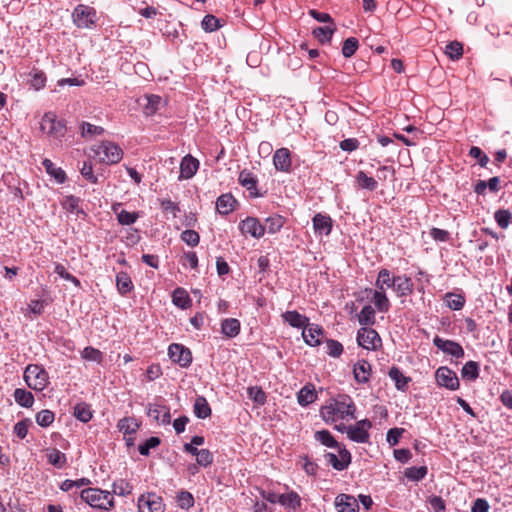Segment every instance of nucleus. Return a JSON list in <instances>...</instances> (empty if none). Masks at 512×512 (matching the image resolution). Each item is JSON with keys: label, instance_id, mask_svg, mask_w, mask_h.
Segmentation results:
<instances>
[{"label": "nucleus", "instance_id": "nucleus-15", "mask_svg": "<svg viewBox=\"0 0 512 512\" xmlns=\"http://www.w3.org/2000/svg\"><path fill=\"white\" fill-rule=\"evenodd\" d=\"M335 506L338 512H359L358 500L348 494H339L335 498Z\"/></svg>", "mask_w": 512, "mask_h": 512}, {"label": "nucleus", "instance_id": "nucleus-21", "mask_svg": "<svg viewBox=\"0 0 512 512\" xmlns=\"http://www.w3.org/2000/svg\"><path fill=\"white\" fill-rule=\"evenodd\" d=\"M313 228L315 233L327 236L332 230V219L327 215L318 213L313 217Z\"/></svg>", "mask_w": 512, "mask_h": 512}, {"label": "nucleus", "instance_id": "nucleus-16", "mask_svg": "<svg viewBox=\"0 0 512 512\" xmlns=\"http://www.w3.org/2000/svg\"><path fill=\"white\" fill-rule=\"evenodd\" d=\"M273 163L276 170L281 172H289L292 165L289 149L280 148L276 150L273 155Z\"/></svg>", "mask_w": 512, "mask_h": 512}, {"label": "nucleus", "instance_id": "nucleus-52", "mask_svg": "<svg viewBox=\"0 0 512 512\" xmlns=\"http://www.w3.org/2000/svg\"><path fill=\"white\" fill-rule=\"evenodd\" d=\"M30 86L34 88L36 91L42 89L46 83V76L43 71L33 70L30 73Z\"/></svg>", "mask_w": 512, "mask_h": 512}, {"label": "nucleus", "instance_id": "nucleus-28", "mask_svg": "<svg viewBox=\"0 0 512 512\" xmlns=\"http://www.w3.org/2000/svg\"><path fill=\"white\" fill-rule=\"evenodd\" d=\"M336 31L335 24H329L323 27H316L313 29V36L322 44L330 42L332 35Z\"/></svg>", "mask_w": 512, "mask_h": 512}, {"label": "nucleus", "instance_id": "nucleus-2", "mask_svg": "<svg viewBox=\"0 0 512 512\" xmlns=\"http://www.w3.org/2000/svg\"><path fill=\"white\" fill-rule=\"evenodd\" d=\"M81 499L93 508L108 510L113 506V497L110 492L99 488H86L81 491Z\"/></svg>", "mask_w": 512, "mask_h": 512}, {"label": "nucleus", "instance_id": "nucleus-42", "mask_svg": "<svg viewBox=\"0 0 512 512\" xmlns=\"http://www.w3.org/2000/svg\"><path fill=\"white\" fill-rule=\"evenodd\" d=\"M280 504L296 510L301 506V499L296 492L281 494Z\"/></svg>", "mask_w": 512, "mask_h": 512}, {"label": "nucleus", "instance_id": "nucleus-43", "mask_svg": "<svg viewBox=\"0 0 512 512\" xmlns=\"http://www.w3.org/2000/svg\"><path fill=\"white\" fill-rule=\"evenodd\" d=\"M74 416L83 423H87L92 418V411L86 403H78L74 407Z\"/></svg>", "mask_w": 512, "mask_h": 512}, {"label": "nucleus", "instance_id": "nucleus-33", "mask_svg": "<svg viewBox=\"0 0 512 512\" xmlns=\"http://www.w3.org/2000/svg\"><path fill=\"white\" fill-rule=\"evenodd\" d=\"M116 286L121 295L129 293L133 288L130 276L126 272H119L116 276Z\"/></svg>", "mask_w": 512, "mask_h": 512}, {"label": "nucleus", "instance_id": "nucleus-24", "mask_svg": "<svg viewBox=\"0 0 512 512\" xmlns=\"http://www.w3.org/2000/svg\"><path fill=\"white\" fill-rule=\"evenodd\" d=\"M236 200L231 194H223L217 198L216 209L222 215H227L234 210Z\"/></svg>", "mask_w": 512, "mask_h": 512}, {"label": "nucleus", "instance_id": "nucleus-9", "mask_svg": "<svg viewBox=\"0 0 512 512\" xmlns=\"http://www.w3.org/2000/svg\"><path fill=\"white\" fill-rule=\"evenodd\" d=\"M170 359L181 367H188L192 362L191 351L185 346L173 343L168 348Z\"/></svg>", "mask_w": 512, "mask_h": 512}, {"label": "nucleus", "instance_id": "nucleus-4", "mask_svg": "<svg viewBox=\"0 0 512 512\" xmlns=\"http://www.w3.org/2000/svg\"><path fill=\"white\" fill-rule=\"evenodd\" d=\"M100 161L106 164H116L123 157L122 149L114 142L104 141L94 149Z\"/></svg>", "mask_w": 512, "mask_h": 512}, {"label": "nucleus", "instance_id": "nucleus-22", "mask_svg": "<svg viewBox=\"0 0 512 512\" xmlns=\"http://www.w3.org/2000/svg\"><path fill=\"white\" fill-rule=\"evenodd\" d=\"M354 378L358 383H367L371 375V365L366 360H359L354 364Z\"/></svg>", "mask_w": 512, "mask_h": 512}, {"label": "nucleus", "instance_id": "nucleus-36", "mask_svg": "<svg viewBox=\"0 0 512 512\" xmlns=\"http://www.w3.org/2000/svg\"><path fill=\"white\" fill-rule=\"evenodd\" d=\"M46 172L55 178L58 183H64L66 180L65 172L54 165L50 159H44L42 162Z\"/></svg>", "mask_w": 512, "mask_h": 512}, {"label": "nucleus", "instance_id": "nucleus-12", "mask_svg": "<svg viewBox=\"0 0 512 512\" xmlns=\"http://www.w3.org/2000/svg\"><path fill=\"white\" fill-rule=\"evenodd\" d=\"M433 344L445 354L451 355L455 358H462L464 356V350L462 346L452 340H446L439 336L433 339Z\"/></svg>", "mask_w": 512, "mask_h": 512}, {"label": "nucleus", "instance_id": "nucleus-41", "mask_svg": "<svg viewBox=\"0 0 512 512\" xmlns=\"http://www.w3.org/2000/svg\"><path fill=\"white\" fill-rule=\"evenodd\" d=\"M172 301L176 306L182 309L187 308L191 303L188 293L183 288H177L174 290Z\"/></svg>", "mask_w": 512, "mask_h": 512}, {"label": "nucleus", "instance_id": "nucleus-7", "mask_svg": "<svg viewBox=\"0 0 512 512\" xmlns=\"http://www.w3.org/2000/svg\"><path fill=\"white\" fill-rule=\"evenodd\" d=\"M357 342L364 349L376 350L381 345V338L374 329L363 327L358 330Z\"/></svg>", "mask_w": 512, "mask_h": 512}, {"label": "nucleus", "instance_id": "nucleus-64", "mask_svg": "<svg viewBox=\"0 0 512 512\" xmlns=\"http://www.w3.org/2000/svg\"><path fill=\"white\" fill-rule=\"evenodd\" d=\"M327 353L332 357H339L343 352V346L336 340H327Z\"/></svg>", "mask_w": 512, "mask_h": 512}, {"label": "nucleus", "instance_id": "nucleus-47", "mask_svg": "<svg viewBox=\"0 0 512 512\" xmlns=\"http://www.w3.org/2000/svg\"><path fill=\"white\" fill-rule=\"evenodd\" d=\"M494 219L499 227L506 229L511 223L512 214L507 209H499L494 213Z\"/></svg>", "mask_w": 512, "mask_h": 512}, {"label": "nucleus", "instance_id": "nucleus-63", "mask_svg": "<svg viewBox=\"0 0 512 512\" xmlns=\"http://www.w3.org/2000/svg\"><path fill=\"white\" fill-rule=\"evenodd\" d=\"M469 155L473 158H476L481 167H485L489 162L488 156L483 153L479 147L472 146L470 148Z\"/></svg>", "mask_w": 512, "mask_h": 512}, {"label": "nucleus", "instance_id": "nucleus-55", "mask_svg": "<svg viewBox=\"0 0 512 512\" xmlns=\"http://www.w3.org/2000/svg\"><path fill=\"white\" fill-rule=\"evenodd\" d=\"M54 413L50 410H41L36 414V422L41 427H48L54 421Z\"/></svg>", "mask_w": 512, "mask_h": 512}, {"label": "nucleus", "instance_id": "nucleus-1", "mask_svg": "<svg viewBox=\"0 0 512 512\" xmlns=\"http://www.w3.org/2000/svg\"><path fill=\"white\" fill-rule=\"evenodd\" d=\"M355 410L353 400L347 395H342L323 406L320 413L324 421L329 423L338 420L355 419Z\"/></svg>", "mask_w": 512, "mask_h": 512}, {"label": "nucleus", "instance_id": "nucleus-26", "mask_svg": "<svg viewBox=\"0 0 512 512\" xmlns=\"http://www.w3.org/2000/svg\"><path fill=\"white\" fill-rule=\"evenodd\" d=\"M316 398L317 393L312 384H306L297 394V400L301 406H307L313 403Z\"/></svg>", "mask_w": 512, "mask_h": 512}, {"label": "nucleus", "instance_id": "nucleus-51", "mask_svg": "<svg viewBox=\"0 0 512 512\" xmlns=\"http://www.w3.org/2000/svg\"><path fill=\"white\" fill-rule=\"evenodd\" d=\"M359 42L355 37H349L343 42L342 54L345 58L352 57L357 51Z\"/></svg>", "mask_w": 512, "mask_h": 512}, {"label": "nucleus", "instance_id": "nucleus-48", "mask_svg": "<svg viewBox=\"0 0 512 512\" xmlns=\"http://www.w3.org/2000/svg\"><path fill=\"white\" fill-rule=\"evenodd\" d=\"M81 356L86 361H92L96 363H101L103 359V353L91 346L85 347L81 352Z\"/></svg>", "mask_w": 512, "mask_h": 512}, {"label": "nucleus", "instance_id": "nucleus-38", "mask_svg": "<svg viewBox=\"0 0 512 512\" xmlns=\"http://www.w3.org/2000/svg\"><path fill=\"white\" fill-rule=\"evenodd\" d=\"M461 376L465 380L473 381L479 376V364L475 361H468L461 369Z\"/></svg>", "mask_w": 512, "mask_h": 512}, {"label": "nucleus", "instance_id": "nucleus-17", "mask_svg": "<svg viewBox=\"0 0 512 512\" xmlns=\"http://www.w3.org/2000/svg\"><path fill=\"white\" fill-rule=\"evenodd\" d=\"M147 414L162 425H167L171 421L170 409L165 405L149 404Z\"/></svg>", "mask_w": 512, "mask_h": 512}, {"label": "nucleus", "instance_id": "nucleus-29", "mask_svg": "<svg viewBox=\"0 0 512 512\" xmlns=\"http://www.w3.org/2000/svg\"><path fill=\"white\" fill-rule=\"evenodd\" d=\"M282 317L285 322L296 328H302L308 323V318L297 311H287Z\"/></svg>", "mask_w": 512, "mask_h": 512}, {"label": "nucleus", "instance_id": "nucleus-18", "mask_svg": "<svg viewBox=\"0 0 512 512\" xmlns=\"http://www.w3.org/2000/svg\"><path fill=\"white\" fill-rule=\"evenodd\" d=\"M322 334H323L322 329L316 324L307 323L303 327L302 337H303L305 343L310 346L319 345L321 343Z\"/></svg>", "mask_w": 512, "mask_h": 512}, {"label": "nucleus", "instance_id": "nucleus-56", "mask_svg": "<svg viewBox=\"0 0 512 512\" xmlns=\"http://www.w3.org/2000/svg\"><path fill=\"white\" fill-rule=\"evenodd\" d=\"M132 489V485L124 479H119L113 483V492L120 496L130 494Z\"/></svg>", "mask_w": 512, "mask_h": 512}, {"label": "nucleus", "instance_id": "nucleus-13", "mask_svg": "<svg viewBox=\"0 0 512 512\" xmlns=\"http://www.w3.org/2000/svg\"><path fill=\"white\" fill-rule=\"evenodd\" d=\"M339 457L334 453H326L325 458L334 469L342 471L348 467L351 462V454L345 448H338Z\"/></svg>", "mask_w": 512, "mask_h": 512}, {"label": "nucleus", "instance_id": "nucleus-14", "mask_svg": "<svg viewBox=\"0 0 512 512\" xmlns=\"http://www.w3.org/2000/svg\"><path fill=\"white\" fill-rule=\"evenodd\" d=\"M239 228L243 234H249L255 238H260L265 233V227L254 217H247L245 220H242Z\"/></svg>", "mask_w": 512, "mask_h": 512}, {"label": "nucleus", "instance_id": "nucleus-37", "mask_svg": "<svg viewBox=\"0 0 512 512\" xmlns=\"http://www.w3.org/2000/svg\"><path fill=\"white\" fill-rule=\"evenodd\" d=\"M373 303L380 312H387L390 308V302L385 294V290H375L373 292Z\"/></svg>", "mask_w": 512, "mask_h": 512}, {"label": "nucleus", "instance_id": "nucleus-44", "mask_svg": "<svg viewBox=\"0 0 512 512\" xmlns=\"http://www.w3.org/2000/svg\"><path fill=\"white\" fill-rule=\"evenodd\" d=\"M284 225V218L280 215H273L266 219L265 231L270 234L278 232Z\"/></svg>", "mask_w": 512, "mask_h": 512}, {"label": "nucleus", "instance_id": "nucleus-40", "mask_svg": "<svg viewBox=\"0 0 512 512\" xmlns=\"http://www.w3.org/2000/svg\"><path fill=\"white\" fill-rule=\"evenodd\" d=\"M46 456H47L48 462L57 468H62L66 464L65 454L62 453L61 451H59L58 449H55V448L48 449Z\"/></svg>", "mask_w": 512, "mask_h": 512}, {"label": "nucleus", "instance_id": "nucleus-58", "mask_svg": "<svg viewBox=\"0 0 512 512\" xmlns=\"http://www.w3.org/2000/svg\"><path fill=\"white\" fill-rule=\"evenodd\" d=\"M196 462L202 467H208L213 462V454L208 449H200L196 455Z\"/></svg>", "mask_w": 512, "mask_h": 512}, {"label": "nucleus", "instance_id": "nucleus-32", "mask_svg": "<svg viewBox=\"0 0 512 512\" xmlns=\"http://www.w3.org/2000/svg\"><path fill=\"white\" fill-rule=\"evenodd\" d=\"M194 413L196 417L205 419L211 415V408L203 396H198L194 403Z\"/></svg>", "mask_w": 512, "mask_h": 512}, {"label": "nucleus", "instance_id": "nucleus-35", "mask_svg": "<svg viewBox=\"0 0 512 512\" xmlns=\"http://www.w3.org/2000/svg\"><path fill=\"white\" fill-rule=\"evenodd\" d=\"M315 439L322 445L329 448H341L340 444L335 440L328 430L316 431L314 435Z\"/></svg>", "mask_w": 512, "mask_h": 512}, {"label": "nucleus", "instance_id": "nucleus-31", "mask_svg": "<svg viewBox=\"0 0 512 512\" xmlns=\"http://www.w3.org/2000/svg\"><path fill=\"white\" fill-rule=\"evenodd\" d=\"M139 426L140 424L133 417H125L119 420L117 424L118 430L122 432L124 435L135 434Z\"/></svg>", "mask_w": 512, "mask_h": 512}, {"label": "nucleus", "instance_id": "nucleus-8", "mask_svg": "<svg viewBox=\"0 0 512 512\" xmlns=\"http://www.w3.org/2000/svg\"><path fill=\"white\" fill-rule=\"evenodd\" d=\"M372 426L368 419L358 421L355 425L348 426L347 435L350 440L357 443H366L369 440L368 429Z\"/></svg>", "mask_w": 512, "mask_h": 512}, {"label": "nucleus", "instance_id": "nucleus-5", "mask_svg": "<svg viewBox=\"0 0 512 512\" xmlns=\"http://www.w3.org/2000/svg\"><path fill=\"white\" fill-rule=\"evenodd\" d=\"M24 379L36 391H42L48 385V374L38 365H29L24 372Z\"/></svg>", "mask_w": 512, "mask_h": 512}, {"label": "nucleus", "instance_id": "nucleus-23", "mask_svg": "<svg viewBox=\"0 0 512 512\" xmlns=\"http://www.w3.org/2000/svg\"><path fill=\"white\" fill-rule=\"evenodd\" d=\"M393 289L399 297L407 296L413 292L412 280L406 275L396 276Z\"/></svg>", "mask_w": 512, "mask_h": 512}, {"label": "nucleus", "instance_id": "nucleus-3", "mask_svg": "<svg viewBox=\"0 0 512 512\" xmlns=\"http://www.w3.org/2000/svg\"><path fill=\"white\" fill-rule=\"evenodd\" d=\"M40 129L58 142H61L66 134L65 124L58 120L52 112L44 114L40 122Z\"/></svg>", "mask_w": 512, "mask_h": 512}, {"label": "nucleus", "instance_id": "nucleus-34", "mask_svg": "<svg viewBox=\"0 0 512 512\" xmlns=\"http://www.w3.org/2000/svg\"><path fill=\"white\" fill-rule=\"evenodd\" d=\"M14 399L17 404H19L22 407H26V408L31 407L34 403L33 394L31 392H29L25 389H21V388H17L14 391Z\"/></svg>", "mask_w": 512, "mask_h": 512}, {"label": "nucleus", "instance_id": "nucleus-39", "mask_svg": "<svg viewBox=\"0 0 512 512\" xmlns=\"http://www.w3.org/2000/svg\"><path fill=\"white\" fill-rule=\"evenodd\" d=\"M356 181L358 187L369 191H374L378 186L377 181L373 177H369L364 171H359L357 173Z\"/></svg>", "mask_w": 512, "mask_h": 512}, {"label": "nucleus", "instance_id": "nucleus-20", "mask_svg": "<svg viewBox=\"0 0 512 512\" xmlns=\"http://www.w3.org/2000/svg\"><path fill=\"white\" fill-rule=\"evenodd\" d=\"M238 181L244 188L249 191L252 197L259 196L257 191L258 179L251 171L247 169L242 170L239 174Z\"/></svg>", "mask_w": 512, "mask_h": 512}, {"label": "nucleus", "instance_id": "nucleus-49", "mask_svg": "<svg viewBox=\"0 0 512 512\" xmlns=\"http://www.w3.org/2000/svg\"><path fill=\"white\" fill-rule=\"evenodd\" d=\"M426 474V466L410 467L407 468L404 472L405 477L412 481H420L426 476Z\"/></svg>", "mask_w": 512, "mask_h": 512}, {"label": "nucleus", "instance_id": "nucleus-19", "mask_svg": "<svg viewBox=\"0 0 512 512\" xmlns=\"http://www.w3.org/2000/svg\"><path fill=\"white\" fill-rule=\"evenodd\" d=\"M199 168V161L191 156L186 155L183 157L180 163V176L179 179H190L192 178Z\"/></svg>", "mask_w": 512, "mask_h": 512}, {"label": "nucleus", "instance_id": "nucleus-27", "mask_svg": "<svg viewBox=\"0 0 512 512\" xmlns=\"http://www.w3.org/2000/svg\"><path fill=\"white\" fill-rule=\"evenodd\" d=\"M221 332L228 338H234L240 333V322L236 318H227L221 323Z\"/></svg>", "mask_w": 512, "mask_h": 512}, {"label": "nucleus", "instance_id": "nucleus-45", "mask_svg": "<svg viewBox=\"0 0 512 512\" xmlns=\"http://www.w3.org/2000/svg\"><path fill=\"white\" fill-rule=\"evenodd\" d=\"M445 301L447 306L452 310H460L465 304L464 296L451 292L445 294Z\"/></svg>", "mask_w": 512, "mask_h": 512}, {"label": "nucleus", "instance_id": "nucleus-46", "mask_svg": "<svg viewBox=\"0 0 512 512\" xmlns=\"http://www.w3.org/2000/svg\"><path fill=\"white\" fill-rule=\"evenodd\" d=\"M358 321L361 325H372L375 322V311L372 306L366 305L358 315Z\"/></svg>", "mask_w": 512, "mask_h": 512}, {"label": "nucleus", "instance_id": "nucleus-54", "mask_svg": "<svg viewBox=\"0 0 512 512\" xmlns=\"http://www.w3.org/2000/svg\"><path fill=\"white\" fill-rule=\"evenodd\" d=\"M176 499L178 506L182 509H189L194 505V497L188 491H180Z\"/></svg>", "mask_w": 512, "mask_h": 512}, {"label": "nucleus", "instance_id": "nucleus-6", "mask_svg": "<svg viewBox=\"0 0 512 512\" xmlns=\"http://www.w3.org/2000/svg\"><path fill=\"white\" fill-rule=\"evenodd\" d=\"M436 382L439 386L451 391L459 389L460 383L457 374L446 366L439 367L435 372Z\"/></svg>", "mask_w": 512, "mask_h": 512}, {"label": "nucleus", "instance_id": "nucleus-11", "mask_svg": "<svg viewBox=\"0 0 512 512\" xmlns=\"http://www.w3.org/2000/svg\"><path fill=\"white\" fill-rule=\"evenodd\" d=\"M95 11L85 5H78L73 12L75 24L80 28H88L94 23Z\"/></svg>", "mask_w": 512, "mask_h": 512}, {"label": "nucleus", "instance_id": "nucleus-61", "mask_svg": "<svg viewBox=\"0 0 512 512\" xmlns=\"http://www.w3.org/2000/svg\"><path fill=\"white\" fill-rule=\"evenodd\" d=\"M160 442L158 437L152 436L148 438L143 444L139 445V453L143 456H148L150 449L157 447Z\"/></svg>", "mask_w": 512, "mask_h": 512}, {"label": "nucleus", "instance_id": "nucleus-60", "mask_svg": "<svg viewBox=\"0 0 512 512\" xmlns=\"http://www.w3.org/2000/svg\"><path fill=\"white\" fill-rule=\"evenodd\" d=\"M181 240L191 247H195L199 244L200 237L195 230H184L181 233Z\"/></svg>", "mask_w": 512, "mask_h": 512}, {"label": "nucleus", "instance_id": "nucleus-30", "mask_svg": "<svg viewBox=\"0 0 512 512\" xmlns=\"http://www.w3.org/2000/svg\"><path fill=\"white\" fill-rule=\"evenodd\" d=\"M395 277L392 276L391 272L387 269H381L378 273V277L375 282V286L379 290H385L386 288H393Z\"/></svg>", "mask_w": 512, "mask_h": 512}, {"label": "nucleus", "instance_id": "nucleus-50", "mask_svg": "<svg viewBox=\"0 0 512 512\" xmlns=\"http://www.w3.org/2000/svg\"><path fill=\"white\" fill-rule=\"evenodd\" d=\"M446 55L452 60H458L463 54V46L458 41L450 42L445 48Z\"/></svg>", "mask_w": 512, "mask_h": 512}, {"label": "nucleus", "instance_id": "nucleus-62", "mask_svg": "<svg viewBox=\"0 0 512 512\" xmlns=\"http://www.w3.org/2000/svg\"><path fill=\"white\" fill-rule=\"evenodd\" d=\"M54 272L56 274H58L61 278L72 282L75 286H77V287L80 286V281L75 276H73L71 273L67 272L65 267L62 264L57 263L55 265Z\"/></svg>", "mask_w": 512, "mask_h": 512}, {"label": "nucleus", "instance_id": "nucleus-59", "mask_svg": "<svg viewBox=\"0 0 512 512\" xmlns=\"http://www.w3.org/2000/svg\"><path fill=\"white\" fill-rule=\"evenodd\" d=\"M201 26L206 32H213L220 27V22L214 15L209 14L203 18Z\"/></svg>", "mask_w": 512, "mask_h": 512}, {"label": "nucleus", "instance_id": "nucleus-53", "mask_svg": "<svg viewBox=\"0 0 512 512\" xmlns=\"http://www.w3.org/2000/svg\"><path fill=\"white\" fill-rule=\"evenodd\" d=\"M247 393L249 398L258 405H263L266 402V394L258 386L249 387Z\"/></svg>", "mask_w": 512, "mask_h": 512}, {"label": "nucleus", "instance_id": "nucleus-10", "mask_svg": "<svg viewBox=\"0 0 512 512\" xmlns=\"http://www.w3.org/2000/svg\"><path fill=\"white\" fill-rule=\"evenodd\" d=\"M139 512H164L162 499L155 493H148L146 496L141 495L138 498Z\"/></svg>", "mask_w": 512, "mask_h": 512}, {"label": "nucleus", "instance_id": "nucleus-25", "mask_svg": "<svg viewBox=\"0 0 512 512\" xmlns=\"http://www.w3.org/2000/svg\"><path fill=\"white\" fill-rule=\"evenodd\" d=\"M388 375L391 380L394 381L395 387L401 391H405L408 387V383L411 381V378L405 376L396 366L390 368Z\"/></svg>", "mask_w": 512, "mask_h": 512}, {"label": "nucleus", "instance_id": "nucleus-57", "mask_svg": "<svg viewBox=\"0 0 512 512\" xmlns=\"http://www.w3.org/2000/svg\"><path fill=\"white\" fill-rule=\"evenodd\" d=\"M104 133V129L101 126H96L88 122H82L81 124V135L83 137L96 136Z\"/></svg>", "mask_w": 512, "mask_h": 512}]
</instances>
